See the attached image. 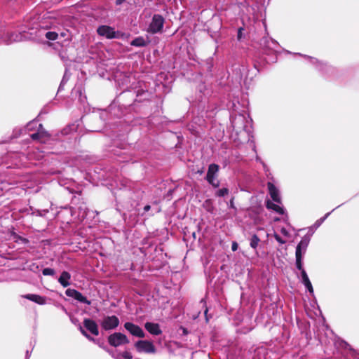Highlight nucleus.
I'll list each match as a JSON object with an SVG mask.
<instances>
[{"label": "nucleus", "instance_id": "nucleus-9", "mask_svg": "<svg viewBox=\"0 0 359 359\" xmlns=\"http://www.w3.org/2000/svg\"><path fill=\"white\" fill-rule=\"evenodd\" d=\"M32 139L37 140L41 142H46L50 137V135L43 128L42 124H39L37 132L30 135Z\"/></svg>", "mask_w": 359, "mask_h": 359}, {"label": "nucleus", "instance_id": "nucleus-39", "mask_svg": "<svg viewBox=\"0 0 359 359\" xmlns=\"http://www.w3.org/2000/svg\"><path fill=\"white\" fill-rule=\"evenodd\" d=\"M230 205H231V208H233V199H231V201H230Z\"/></svg>", "mask_w": 359, "mask_h": 359}, {"label": "nucleus", "instance_id": "nucleus-7", "mask_svg": "<svg viewBox=\"0 0 359 359\" xmlns=\"http://www.w3.org/2000/svg\"><path fill=\"white\" fill-rule=\"evenodd\" d=\"M100 325L104 330H114L118 326L119 319L116 316H107L102 319Z\"/></svg>", "mask_w": 359, "mask_h": 359}, {"label": "nucleus", "instance_id": "nucleus-28", "mask_svg": "<svg viewBox=\"0 0 359 359\" xmlns=\"http://www.w3.org/2000/svg\"><path fill=\"white\" fill-rule=\"evenodd\" d=\"M330 212H328L323 217L317 220L315 224L316 225V226L318 227L326 219V218L330 215Z\"/></svg>", "mask_w": 359, "mask_h": 359}, {"label": "nucleus", "instance_id": "nucleus-15", "mask_svg": "<svg viewBox=\"0 0 359 359\" xmlns=\"http://www.w3.org/2000/svg\"><path fill=\"white\" fill-rule=\"evenodd\" d=\"M280 203H274L270 201L266 202V208L274 210L278 214L283 215L285 213L284 208L280 205Z\"/></svg>", "mask_w": 359, "mask_h": 359}, {"label": "nucleus", "instance_id": "nucleus-6", "mask_svg": "<svg viewBox=\"0 0 359 359\" xmlns=\"http://www.w3.org/2000/svg\"><path fill=\"white\" fill-rule=\"evenodd\" d=\"M219 171V165L215 163L210 164L206 175V180L214 187H218L219 182L217 180V174Z\"/></svg>", "mask_w": 359, "mask_h": 359}, {"label": "nucleus", "instance_id": "nucleus-22", "mask_svg": "<svg viewBox=\"0 0 359 359\" xmlns=\"http://www.w3.org/2000/svg\"><path fill=\"white\" fill-rule=\"evenodd\" d=\"M228 194H229V189L227 188H222V189H219L216 192V196H217L219 197H222V196L227 195Z\"/></svg>", "mask_w": 359, "mask_h": 359}, {"label": "nucleus", "instance_id": "nucleus-42", "mask_svg": "<svg viewBox=\"0 0 359 359\" xmlns=\"http://www.w3.org/2000/svg\"><path fill=\"white\" fill-rule=\"evenodd\" d=\"M100 347H102V348H104V346H102V344H100Z\"/></svg>", "mask_w": 359, "mask_h": 359}, {"label": "nucleus", "instance_id": "nucleus-3", "mask_svg": "<svg viewBox=\"0 0 359 359\" xmlns=\"http://www.w3.org/2000/svg\"><path fill=\"white\" fill-rule=\"evenodd\" d=\"M164 25V18L159 14L154 15L147 32L151 34L161 32Z\"/></svg>", "mask_w": 359, "mask_h": 359}, {"label": "nucleus", "instance_id": "nucleus-26", "mask_svg": "<svg viewBox=\"0 0 359 359\" xmlns=\"http://www.w3.org/2000/svg\"><path fill=\"white\" fill-rule=\"evenodd\" d=\"M80 331L88 339L93 341L94 342H96L97 340H95L94 338L90 337L83 328L82 327H80Z\"/></svg>", "mask_w": 359, "mask_h": 359}, {"label": "nucleus", "instance_id": "nucleus-18", "mask_svg": "<svg viewBox=\"0 0 359 359\" xmlns=\"http://www.w3.org/2000/svg\"><path fill=\"white\" fill-rule=\"evenodd\" d=\"M259 241L260 240L259 237L256 234H254L250 239V247L252 248L253 249H256L257 247L258 246Z\"/></svg>", "mask_w": 359, "mask_h": 359}, {"label": "nucleus", "instance_id": "nucleus-35", "mask_svg": "<svg viewBox=\"0 0 359 359\" xmlns=\"http://www.w3.org/2000/svg\"><path fill=\"white\" fill-rule=\"evenodd\" d=\"M144 210L145 212H147L150 210V205H145L144 208Z\"/></svg>", "mask_w": 359, "mask_h": 359}, {"label": "nucleus", "instance_id": "nucleus-32", "mask_svg": "<svg viewBox=\"0 0 359 359\" xmlns=\"http://www.w3.org/2000/svg\"><path fill=\"white\" fill-rule=\"evenodd\" d=\"M11 41H12L11 39H4L2 37L0 39V43H11Z\"/></svg>", "mask_w": 359, "mask_h": 359}, {"label": "nucleus", "instance_id": "nucleus-12", "mask_svg": "<svg viewBox=\"0 0 359 359\" xmlns=\"http://www.w3.org/2000/svg\"><path fill=\"white\" fill-rule=\"evenodd\" d=\"M145 329L153 335H159L162 333V330L158 323L147 322L144 324Z\"/></svg>", "mask_w": 359, "mask_h": 359}, {"label": "nucleus", "instance_id": "nucleus-33", "mask_svg": "<svg viewBox=\"0 0 359 359\" xmlns=\"http://www.w3.org/2000/svg\"><path fill=\"white\" fill-rule=\"evenodd\" d=\"M231 249L233 251H236L238 249V244L236 242H233L231 245Z\"/></svg>", "mask_w": 359, "mask_h": 359}, {"label": "nucleus", "instance_id": "nucleus-10", "mask_svg": "<svg viewBox=\"0 0 359 359\" xmlns=\"http://www.w3.org/2000/svg\"><path fill=\"white\" fill-rule=\"evenodd\" d=\"M267 186L269 194L272 200L277 203H281V198L279 194L278 189L275 187V185L272 182H270L267 183Z\"/></svg>", "mask_w": 359, "mask_h": 359}, {"label": "nucleus", "instance_id": "nucleus-11", "mask_svg": "<svg viewBox=\"0 0 359 359\" xmlns=\"http://www.w3.org/2000/svg\"><path fill=\"white\" fill-rule=\"evenodd\" d=\"M83 326L93 334L97 336L99 330L97 323L91 319H85L83 320Z\"/></svg>", "mask_w": 359, "mask_h": 359}, {"label": "nucleus", "instance_id": "nucleus-36", "mask_svg": "<svg viewBox=\"0 0 359 359\" xmlns=\"http://www.w3.org/2000/svg\"><path fill=\"white\" fill-rule=\"evenodd\" d=\"M309 58L311 60V62L313 64L318 62V60L315 58H312V57H309Z\"/></svg>", "mask_w": 359, "mask_h": 359}, {"label": "nucleus", "instance_id": "nucleus-19", "mask_svg": "<svg viewBox=\"0 0 359 359\" xmlns=\"http://www.w3.org/2000/svg\"><path fill=\"white\" fill-rule=\"evenodd\" d=\"M74 299H76L81 303L86 304L88 305L90 304V302L89 300H88L87 298L86 297H84L80 292H79L77 293Z\"/></svg>", "mask_w": 359, "mask_h": 359}, {"label": "nucleus", "instance_id": "nucleus-43", "mask_svg": "<svg viewBox=\"0 0 359 359\" xmlns=\"http://www.w3.org/2000/svg\"><path fill=\"white\" fill-rule=\"evenodd\" d=\"M207 312H208V310L206 309V310L205 311V314H206V313H207Z\"/></svg>", "mask_w": 359, "mask_h": 359}, {"label": "nucleus", "instance_id": "nucleus-44", "mask_svg": "<svg viewBox=\"0 0 359 359\" xmlns=\"http://www.w3.org/2000/svg\"><path fill=\"white\" fill-rule=\"evenodd\" d=\"M241 32V29H239L238 34H240Z\"/></svg>", "mask_w": 359, "mask_h": 359}, {"label": "nucleus", "instance_id": "nucleus-4", "mask_svg": "<svg viewBox=\"0 0 359 359\" xmlns=\"http://www.w3.org/2000/svg\"><path fill=\"white\" fill-rule=\"evenodd\" d=\"M108 342L111 346L118 347L128 344L130 341L126 334L121 332H114L108 337Z\"/></svg>", "mask_w": 359, "mask_h": 359}, {"label": "nucleus", "instance_id": "nucleus-27", "mask_svg": "<svg viewBox=\"0 0 359 359\" xmlns=\"http://www.w3.org/2000/svg\"><path fill=\"white\" fill-rule=\"evenodd\" d=\"M302 283H304L309 280L308 275L305 270L301 271Z\"/></svg>", "mask_w": 359, "mask_h": 359}, {"label": "nucleus", "instance_id": "nucleus-20", "mask_svg": "<svg viewBox=\"0 0 359 359\" xmlns=\"http://www.w3.org/2000/svg\"><path fill=\"white\" fill-rule=\"evenodd\" d=\"M39 123L37 121H30L26 126V130H28V131H31L32 130H34V128H39Z\"/></svg>", "mask_w": 359, "mask_h": 359}, {"label": "nucleus", "instance_id": "nucleus-5", "mask_svg": "<svg viewBox=\"0 0 359 359\" xmlns=\"http://www.w3.org/2000/svg\"><path fill=\"white\" fill-rule=\"evenodd\" d=\"M135 347L139 353H155L156 351L153 342L148 340H139L136 341Z\"/></svg>", "mask_w": 359, "mask_h": 359}, {"label": "nucleus", "instance_id": "nucleus-31", "mask_svg": "<svg viewBox=\"0 0 359 359\" xmlns=\"http://www.w3.org/2000/svg\"><path fill=\"white\" fill-rule=\"evenodd\" d=\"M274 237H275L276 240L278 243H282V244H283V243H285V241H283V239H282V238H281L278 235L276 234V235L274 236Z\"/></svg>", "mask_w": 359, "mask_h": 359}, {"label": "nucleus", "instance_id": "nucleus-30", "mask_svg": "<svg viewBox=\"0 0 359 359\" xmlns=\"http://www.w3.org/2000/svg\"><path fill=\"white\" fill-rule=\"evenodd\" d=\"M304 255V253H303V250L302 248H300L299 251H297V247L296 252H295V256L299 257V255L300 257H303Z\"/></svg>", "mask_w": 359, "mask_h": 359}, {"label": "nucleus", "instance_id": "nucleus-25", "mask_svg": "<svg viewBox=\"0 0 359 359\" xmlns=\"http://www.w3.org/2000/svg\"><path fill=\"white\" fill-rule=\"evenodd\" d=\"M311 294H313V289L310 280L303 283Z\"/></svg>", "mask_w": 359, "mask_h": 359}, {"label": "nucleus", "instance_id": "nucleus-2", "mask_svg": "<svg viewBox=\"0 0 359 359\" xmlns=\"http://www.w3.org/2000/svg\"><path fill=\"white\" fill-rule=\"evenodd\" d=\"M97 32L100 36H104L107 39H119L123 36V34L121 32H116L111 27L107 25H101L98 27Z\"/></svg>", "mask_w": 359, "mask_h": 359}, {"label": "nucleus", "instance_id": "nucleus-41", "mask_svg": "<svg viewBox=\"0 0 359 359\" xmlns=\"http://www.w3.org/2000/svg\"><path fill=\"white\" fill-rule=\"evenodd\" d=\"M111 355H112V356H113L114 358H116V359H118V355L115 356L114 354H111Z\"/></svg>", "mask_w": 359, "mask_h": 359}, {"label": "nucleus", "instance_id": "nucleus-14", "mask_svg": "<svg viewBox=\"0 0 359 359\" xmlns=\"http://www.w3.org/2000/svg\"><path fill=\"white\" fill-rule=\"evenodd\" d=\"M70 279L71 275L67 271H62L60 276L58 278V282L62 285L64 287H66L70 285Z\"/></svg>", "mask_w": 359, "mask_h": 359}, {"label": "nucleus", "instance_id": "nucleus-16", "mask_svg": "<svg viewBox=\"0 0 359 359\" xmlns=\"http://www.w3.org/2000/svg\"><path fill=\"white\" fill-rule=\"evenodd\" d=\"M130 45L136 47H144L147 45V42L143 37L139 36L133 39Z\"/></svg>", "mask_w": 359, "mask_h": 359}, {"label": "nucleus", "instance_id": "nucleus-8", "mask_svg": "<svg viewBox=\"0 0 359 359\" xmlns=\"http://www.w3.org/2000/svg\"><path fill=\"white\" fill-rule=\"evenodd\" d=\"M124 327L131 335L135 337L144 338L145 337L144 330L137 325L126 322L124 324Z\"/></svg>", "mask_w": 359, "mask_h": 359}, {"label": "nucleus", "instance_id": "nucleus-40", "mask_svg": "<svg viewBox=\"0 0 359 359\" xmlns=\"http://www.w3.org/2000/svg\"><path fill=\"white\" fill-rule=\"evenodd\" d=\"M29 357V351H27V352H26V359H28Z\"/></svg>", "mask_w": 359, "mask_h": 359}, {"label": "nucleus", "instance_id": "nucleus-34", "mask_svg": "<svg viewBox=\"0 0 359 359\" xmlns=\"http://www.w3.org/2000/svg\"><path fill=\"white\" fill-rule=\"evenodd\" d=\"M126 0H116V4L117 5H121V4H123Z\"/></svg>", "mask_w": 359, "mask_h": 359}, {"label": "nucleus", "instance_id": "nucleus-29", "mask_svg": "<svg viewBox=\"0 0 359 359\" xmlns=\"http://www.w3.org/2000/svg\"><path fill=\"white\" fill-rule=\"evenodd\" d=\"M121 356L124 358V359H132L133 356H132V354L129 352V351H124L121 353Z\"/></svg>", "mask_w": 359, "mask_h": 359}, {"label": "nucleus", "instance_id": "nucleus-38", "mask_svg": "<svg viewBox=\"0 0 359 359\" xmlns=\"http://www.w3.org/2000/svg\"><path fill=\"white\" fill-rule=\"evenodd\" d=\"M281 232H282L283 234H285V235H286V234H287V231H286V230H285V229H282Z\"/></svg>", "mask_w": 359, "mask_h": 359}, {"label": "nucleus", "instance_id": "nucleus-23", "mask_svg": "<svg viewBox=\"0 0 359 359\" xmlns=\"http://www.w3.org/2000/svg\"><path fill=\"white\" fill-rule=\"evenodd\" d=\"M296 266L300 271L304 270L303 269L302 257H300L299 255V257H296Z\"/></svg>", "mask_w": 359, "mask_h": 359}, {"label": "nucleus", "instance_id": "nucleus-24", "mask_svg": "<svg viewBox=\"0 0 359 359\" xmlns=\"http://www.w3.org/2000/svg\"><path fill=\"white\" fill-rule=\"evenodd\" d=\"M42 273L43 276H53L55 274V271L51 268H45L42 271Z\"/></svg>", "mask_w": 359, "mask_h": 359}, {"label": "nucleus", "instance_id": "nucleus-13", "mask_svg": "<svg viewBox=\"0 0 359 359\" xmlns=\"http://www.w3.org/2000/svg\"><path fill=\"white\" fill-rule=\"evenodd\" d=\"M23 298L34 302L39 305H44L46 304V297L34 294H27L22 296Z\"/></svg>", "mask_w": 359, "mask_h": 359}, {"label": "nucleus", "instance_id": "nucleus-17", "mask_svg": "<svg viewBox=\"0 0 359 359\" xmlns=\"http://www.w3.org/2000/svg\"><path fill=\"white\" fill-rule=\"evenodd\" d=\"M310 241V238L308 236H304L302 238L299 243L297 245V251H299L300 248L303 250V253H305L306 248L309 245Z\"/></svg>", "mask_w": 359, "mask_h": 359}, {"label": "nucleus", "instance_id": "nucleus-1", "mask_svg": "<svg viewBox=\"0 0 359 359\" xmlns=\"http://www.w3.org/2000/svg\"><path fill=\"white\" fill-rule=\"evenodd\" d=\"M34 24H35V22L28 25L30 27L29 28V29L31 31L30 32L31 35L35 34L36 36H39V37L45 36L47 39L51 40V41H54V40L57 39V38L58 36V34L57 32L47 31L48 27L43 25L41 22H40L39 25H37L36 27L34 26Z\"/></svg>", "mask_w": 359, "mask_h": 359}, {"label": "nucleus", "instance_id": "nucleus-21", "mask_svg": "<svg viewBox=\"0 0 359 359\" xmlns=\"http://www.w3.org/2000/svg\"><path fill=\"white\" fill-rule=\"evenodd\" d=\"M79 292V291L74 290V289H67L66 291H65V294L67 296L69 297H72L74 299H75L77 293Z\"/></svg>", "mask_w": 359, "mask_h": 359}, {"label": "nucleus", "instance_id": "nucleus-37", "mask_svg": "<svg viewBox=\"0 0 359 359\" xmlns=\"http://www.w3.org/2000/svg\"><path fill=\"white\" fill-rule=\"evenodd\" d=\"M66 35H67V33H66V32H61V33H60V36H61L62 37H65V36H66Z\"/></svg>", "mask_w": 359, "mask_h": 359}]
</instances>
